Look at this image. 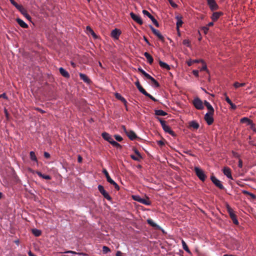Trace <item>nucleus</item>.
Instances as JSON below:
<instances>
[{
  "label": "nucleus",
  "instance_id": "nucleus-1",
  "mask_svg": "<svg viewBox=\"0 0 256 256\" xmlns=\"http://www.w3.org/2000/svg\"><path fill=\"white\" fill-rule=\"evenodd\" d=\"M158 120L160 121L162 128L166 132H168L171 134L172 136L175 135L174 132L171 130L170 128L166 124V122L160 118H158Z\"/></svg>",
  "mask_w": 256,
  "mask_h": 256
},
{
  "label": "nucleus",
  "instance_id": "nucleus-2",
  "mask_svg": "<svg viewBox=\"0 0 256 256\" xmlns=\"http://www.w3.org/2000/svg\"><path fill=\"white\" fill-rule=\"evenodd\" d=\"M194 171L198 177L202 181H204L206 178V176L202 170L198 168H194Z\"/></svg>",
  "mask_w": 256,
  "mask_h": 256
},
{
  "label": "nucleus",
  "instance_id": "nucleus-3",
  "mask_svg": "<svg viewBox=\"0 0 256 256\" xmlns=\"http://www.w3.org/2000/svg\"><path fill=\"white\" fill-rule=\"evenodd\" d=\"M214 112H207L204 116V120L208 125L212 124L214 122L213 115Z\"/></svg>",
  "mask_w": 256,
  "mask_h": 256
},
{
  "label": "nucleus",
  "instance_id": "nucleus-4",
  "mask_svg": "<svg viewBox=\"0 0 256 256\" xmlns=\"http://www.w3.org/2000/svg\"><path fill=\"white\" fill-rule=\"evenodd\" d=\"M98 190L102 194V196L108 200L110 201L112 200V198L108 194L105 190L103 186L101 185H99L98 186Z\"/></svg>",
  "mask_w": 256,
  "mask_h": 256
},
{
  "label": "nucleus",
  "instance_id": "nucleus-5",
  "mask_svg": "<svg viewBox=\"0 0 256 256\" xmlns=\"http://www.w3.org/2000/svg\"><path fill=\"white\" fill-rule=\"evenodd\" d=\"M193 104L196 109L202 110L204 108L202 102L198 98H196L194 99Z\"/></svg>",
  "mask_w": 256,
  "mask_h": 256
},
{
  "label": "nucleus",
  "instance_id": "nucleus-6",
  "mask_svg": "<svg viewBox=\"0 0 256 256\" xmlns=\"http://www.w3.org/2000/svg\"><path fill=\"white\" fill-rule=\"evenodd\" d=\"M210 179L212 182L218 188L222 190L224 188V187L221 183V182L217 179L215 176H212Z\"/></svg>",
  "mask_w": 256,
  "mask_h": 256
},
{
  "label": "nucleus",
  "instance_id": "nucleus-7",
  "mask_svg": "<svg viewBox=\"0 0 256 256\" xmlns=\"http://www.w3.org/2000/svg\"><path fill=\"white\" fill-rule=\"evenodd\" d=\"M121 33L122 32L120 30L115 28L112 31L110 36L114 39L118 40Z\"/></svg>",
  "mask_w": 256,
  "mask_h": 256
},
{
  "label": "nucleus",
  "instance_id": "nucleus-8",
  "mask_svg": "<svg viewBox=\"0 0 256 256\" xmlns=\"http://www.w3.org/2000/svg\"><path fill=\"white\" fill-rule=\"evenodd\" d=\"M208 4L212 10L218 9V6L215 0H207Z\"/></svg>",
  "mask_w": 256,
  "mask_h": 256
},
{
  "label": "nucleus",
  "instance_id": "nucleus-9",
  "mask_svg": "<svg viewBox=\"0 0 256 256\" xmlns=\"http://www.w3.org/2000/svg\"><path fill=\"white\" fill-rule=\"evenodd\" d=\"M130 15L132 19L138 24H143V22L140 16L136 14L133 12H131Z\"/></svg>",
  "mask_w": 256,
  "mask_h": 256
},
{
  "label": "nucleus",
  "instance_id": "nucleus-10",
  "mask_svg": "<svg viewBox=\"0 0 256 256\" xmlns=\"http://www.w3.org/2000/svg\"><path fill=\"white\" fill-rule=\"evenodd\" d=\"M224 174L228 178L232 180L230 169L228 167H224L222 169Z\"/></svg>",
  "mask_w": 256,
  "mask_h": 256
},
{
  "label": "nucleus",
  "instance_id": "nucleus-11",
  "mask_svg": "<svg viewBox=\"0 0 256 256\" xmlns=\"http://www.w3.org/2000/svg\"><path fill=\"white\" fill-rule=\"evenodd\" d=\"M150 28L153 33L156 36L161 40L164 41V38L160 32L154 28L152 26H150Z\"/></svg>",
  "mask_w": 256,
  "mask_h": 256
},
{
  "label": "nucleus",
  "instance_id": "nucleus-12",
  "mask_svg": "<svg viewBox=\"0 0 256 256\" xmlns=\"http://www.w3.org/2000/svg\"><path fill=\"white\" fill-rule=\"evenodd\" d=\"M18 10H19L24 15V16L28 20H31L30 16L27 13L26 10L23 8L22 6H20V8H19Z\"/></svg>",
  "mask_w": 256,
  "mask_h": 256
},
{
  "label": "nucleus",
  "instance_id": "nucleus-13",
  "mask_svg": "<svg viewBox=\"0 0 256 256\" xmlns=\"http://www.w3.org/2000/svg\"><path fill=\"white\" fill-rule=\"evenodd\" d=\"M102 136L105 140L108 141L110 144L114 140L112 138L108 133L103 132Z\"/></svg>",
  "mask_w": 256,
  "mask_h": 256
},
{
  "label": "nucleus",
  "instance_id": "nucleus-14",
  "mask_svg": "<svg viewBox=\"0 0 256 256\" xmlns=\"http://www.w3.org/2000/svg\"><path fill=\"white\" fill-rule=\"evenodd\" d=\"M176 28L178 31L179 30L180 28L182 26L183 22L182 21V18L180 16H176Z\"/></svg>",
  "mask_w": 256,
  "mask_h": 256
},
{
  "label": "nucleus",
  "instance_id": "nucleus-15",
  "mask_svg": "<svg viewBox=\"0 0 256 256\" xmlns=\"http://www.w3.org/2000/svg\"><path fill=\"white\" fill-rule=\"evenodd\" d=\"M127 136L131 140H134L136 138V135L132 130H129L126 133Z\"/></svg>",
  "mask_w": 256,
  "mask_h": 256
},
{
  "label": "nucleus",
  "instance_id": "nucleus-16",
  "mask_svg": "<svg viewBox=\"0 0 256 256\" xmlns=\"http://www.w3.org/2000/svg\"><path fill=\"white\" fill-rule=\"evenodd\" d=\"M80 78L84 82H86V84H90V78H88V76L86 74H82V73H80Z\"/></svg>",
  "mask_w": 256,
  "mask_h": 256
},
{
  "label": "nucleus",
  "instance_id": "nucleus-17",
  "mask_svg": "<svg viewBox=\"0 0 256 256\" xmlns=\"http://www.w3.org/2000/svg\"><path fill=\"white\" fill-rule=\"evenodd\" d=\"M138 70L144 76H146L148 79L150 80H154V78L151 76L149 74L146 73L144 70L142 68H138Z\"/></svg>",
  "mask_w": 256,
  "mask_h": 256
},
{
  "label": "nucleus",
  "instance_id": "nucleus-18",
  "mask_svg": "<svg viewBox=\"0 0 256 256\" xmlns=\"http://www.w3.org/2000/svg\"><path fill=\"white\" fill-rule=\"evenodd\" d=\"M222 12H214L213 13L211 18L214 21H216L222 15Z\"/></svg>",
  "mask_w": 256,
  "mask_h": 256
},
{
  "label": "nucleus",
  "instance_id": "nucleus-19",
  "mask_svg": "<svg viewBox=\"0 0 256 256\" xmlns=\"http://www.w3.org/2000/svg\"><path fill=\"white\" fill-rule=\"evenodd\" d=\"M59 70H60V72L63 76H64L66 78H70V74H69L68 72L66 70H65L64 68H60Z\"/></svg>",
  "mask_w": 256,
  "mask_h": 256
},
{
  "label": "nucleus",
  "instance_id": "nucleus-20",
  "mask_svg": "<svg viewBox=\"0 0 256 256\" xmlns=\"http://www.w3.org/2000/svg\"><path fill=\"white\" fill-rule=\"evenodd\" d=\"M159 64L160 67L163 69H166V70H170V66L164 62L159 60Z\"/></svg>",
  "mask_w": 256,
  "mask_h": 256
},
{
  "label": "nucleus",
  "instance_id": "nucleus-21",
  "mask_svg": "<svg viewBox=\"0 0 256 256\" xmlns=\"http://www.w3.org/2000/svg\"><path fill=\"white\" fill-rule=\"evenodd\" d=\"M86 31L88 34H91L92 35V36L94 37V38L96 39L97 38V36H96V34L94 33V30L92 29V28L90 26H87L86 27Z\"/></svg>",
  "mask_w": 256,
  "mask_h": 256
},
{
  "label": "nucleus",
  "instance_id": "nucleus-22",
  "mask_svg": "<svg viewBox=\"0 0 256 256\" xmlns=\"http://www.w3.org/2000/svg\"><path fill=\"white\" fill-rule=\"evenodd\" d=\"M115 96L116 98L122 101L126 106L127 102L126 100L123 96H122L120 94L116 93Z\"/></svg>",
  "mask_w": 256,
  "mask_h": 256
},
{
  "label": "nucleus",
  "instance_id": "nucleus-23",
  "mask_svg": "<svg viewBox=\"0 0 256 256\" xmlns=\"http://www.w3.org/2000/svg\"><path fill=\"white\" fill-rule=\"evenodd\" d=\"M204 104L208 110V112H214V109L213 107L208 102L205 100Z\"/></svg>",
  "mask_w": 256,
  "mask_h": 256
},
{
  "label": "nucleus",
  "instance_id": "nucleus-24",
  "mask_svg": "<svg viewBox=\"0 0 256 256\" xmlns=\"http://www.w3.org/2000/svg\"><path fill=\"white\" fill-rule=\"evenodd\" d=\"M16 22L18 24L23 28H28V25L22 20L20 18H17Z\"/></svg>",
  "mask_w": 256,
  "mask_h": 256
},
{
  "label": "nucleus",
  "instance_id": "nucleus-25",
  "mask_svg": "<svg viewBox=\"0 0 256 256\" xmlns=\"http://www.w3.org/2000/svg\"><path fill=\"white\" fill-rule=\"evenodd\" d=\"M226 209L227 210L230 214V218L234 217L236 216V214H234V210L232 209L230 207V206L228 204H226Z\"/></svg>",
  "mask_w": 256,
  "mask_h": 256
},
{
  "label": "nucleus",
  "instance_id": "nucleus-26",
  "mask_svg": "<svg viewBox=\"0 0 256 256\" xmlns=\"http://www.w3.org/2000/svg\"><path fill=\"white\" fill-rule=\"evenodd\" d=\"M144 56L146 58L148 62L150 64H152L153 62V58L147 52H145L144 53Z\"/></svg>",
  "mask_w": 256,
  "mask_h": 256
},
{
  "label": "nucleus",
  "instance_id": "nucleus-27",
  "mask_svg": "<svg viewBox=\"0 0 256 256\" xmlns=\"http://www.w3.org/2000/svg\"><path fill=\"white\" fill-rule=\"evenodd\" d=\"M190 126L194 129L197 130L199 128V124L195 120L190 122Z\"/></svg>",
  "mask_w": 256,
  "mask_h": 256
},
{
  "label": "nucleus",
  "instance_id": "nucleus-28",
  "mask_svg": "<svg viewBox=\"0 0 256 256\" xmlns=\"http://www.w3.org/2000/svg\"><path fill=\"white\" fill-rule=\"evenodd\" d=\"M140 203L144 204L146 206H148L150 204V202L148 200V198L146 197L145 198H142Z\"/></svg>",
  "mask_w": 256,
  "mask_h": 256
},
{
  "label": "nucleus",
  "instance_id": "nucleus-29",
  "mask_svg": "<svg viewBox=\"0 0 256 256\" xmlns=\"http://www.w3.org/2000/svg\"><path fill=\"white\" fill-rule=\"evenodd\" d=\"M202 60V59L196 60H187L186 62L188 66H191L194 63L200 62Z\"/></svg>",
  "mask_w": 256,
  "mask_h": 256
},
{
  "label": "nucleus",
  "instance_id": "nucleus-30",
  "mask_svg": "<svg viewBox=\"0 0 256 256\" xmlns=\"http://www.w3.org/2000/svg\"><path fill=\"white\" fill-rule=\"evenodd\" d=\"M147 222L152 227L156 228H160L159 226L157 225L152 219H148Z\"/></svg>",
  "mask_w": 256,
  "mask_h": 256
},
{
  "label": "nucleus",
  "instance_id": "nucleus-31",
  "mask_svg": "<svg viewBox=\"0 0 256 256\" xmlns=\"http://www.w3.org/2000/svg\"><path fill=\"white\" fill-rule=\"evenodd\" d=\"M240 122L242 123H246L247 125L249 126L250 124H252V121L248 118L244 117L240 120Z\"/></svg>",
  "mask_w": 256,
  "mask_h": 256
},
{
  "label": "nucleus",
  "instance_id": "nucleus-32",
  "mask_svg": "<svg viewBox=\"0 0 256 256\" xmlns=\"http://www.w3.org/2000/svg\"><path fill=\"white\" fill-rule=\"evenodd\" d=\"M155 114L157 116H165L167 114L166 112L161 110H155Z\"/></svg>",
  "mask_w": 256,
  "mask_h": 256
},
{
  "label": "nucleus",
  "instance_id": "nucleus-33",
  "mask_svg": "<svg viewBox=\"0 0 256 256\" xmlns=\"http://www.w3.org/2000/svg\"><path fill=\"white\" fill-rule=\"evenodd\" d=\"M200 62L202 64V66L200 68V70H205L208 72V70L207 68V66L205 62L202 60Z\"/></svg>",
  "mask_w": 256,
  "mask_h": 256
},
{
  "label": "nucleus",
  "instance_id": "nucleus-34",
  "mask_svg": "<svg viewBox=\"0 0 256 256\" xmlns=\"http://www.w3.org/2000/svg\"><path fill=\"white\" fill-rule=\"evenodd\" d=\"M182 246L184 250L190 254V251L189 250L184 240H182Z\"/></svg>",
  "mask_w": 256,
  "mask_h": 256
},
{
  "label": "nucleus",
  "instance_id": "nucleus-35",
  "mask_svg": "<svg viewBox=\"0 0 256 256\" xmlns=\"http://www.w3.org/2000/svg\"><path fill=\"white\" fill-rule=\"evenodd\" d=\"M30 159L36 162H38L37 158L36 157L35 153L34 152H32V151L30 152Z\"/></svg>",
  "mask_w": 256,
  "mask_h": 256
},
{
  "label": "nucleus",
  "instance_id": "nucleus-36",
  "mask_svg": "<svg viewBox=\"0 0 256 256\" xmlns=\"http://www.w3.org/2000/svg\"><path fill=\"white\" fill-rule=\"evenodd\" d=\"M32 234L36 236H40L42 234L41 231L38 229H33L32 230Z\"/></svg>",
  "mask_w": 256,
  "mask_h": 256
},
{
  "label": "nucleus",
  "instance_id": "nucleus-37",
  "mask_svg": "<svg viewBox=\"0 0 256 256\" xmlns=\"http://www.w3.org/2000/svg\"><path fill=\"white\" fill-rule=\"evenodd\" d=\"M246 85V84L244 83V82H242V83H240V82H235L234 84V87L236 88H238L240 86H244Z\"/></svg>",
  "mask_w": 256,
  "mask_h": 256
},
{
  "label": "nucleus",
  "instance_id": "nucleus-38",
  "mask_svg": "<svg viewBox=\"0 0 256 256\" xmlns=\"http://www.w3.org/2000/svg\"><path fill=\"white\" fill-rule=\"evenodd\" d=\"M111 250H110V248H108V246H103L102 247V252L104 254H107L108 252H110Z\"/></svg>",
  "mask_w": 256,
  "mask_h": 256
},
{
  "label": "nucleus",
  "instance_id": "nucleus-39",
  "mask_svg": "<svg viewBox=\"0 0 256 256\" xmlns=\"http://www.w3.org/2000/svg\"><path fill=\"white\" fill-rule=\"evenodd\" d=\"M132 198L134 200L137 201L139 202H140L142 198H140L138 195H133L132 196Z\"/></svg>",
  "mask_w": 256,
  "mask_h": 256
},
{
  "label": "nucleus",
  "instance_id": "nucleus-40",
  "mask_svg": "<svg viewBox=\"0 0 256 256\" xmlns=\"http://www.w3.org/2000/svg\"><path fill=\"white\" fill-rule=\"evenodd\" d=\"M111 143V144L115 148H121V146L118 144V143L117 142H115L114 140Z\"/></svg>",
  "mask_w": 256,
  "mask_h": 256
},
{
  "label": "nucleus",
  "instance_id": "nucleus-41",
  "mask_svg": "<svg viewBox=\"0 0 256 256\" xmlns=\"http://www.w3.org/2000/svg\"><path fill=\"white\" fill-rule=\"evenodd\" d=\"M11 4L14 5L18 10L20 8L21 5L18 4L14 0H10Z\"/></svg>",
  "mask_w": 256,
  "mask_h": 256
},
{
  "label": "nucleus",
  "instance_id": "nucleus-42",
  "mask_svg": "<svg viewBox=\"0 0 256 256\" xmlns=\"http://www.w3.org/2000/svg\"><path fill=\"white\" fill-rule=\"evenodd\" d=\"M138 90L144 95H146L147 92L141 86L138 88Z\"/></svg>",
  "mask_w": 256,
  "mask_h": 256
},
{
  "label": "nucleus",
  "instance_id": "nucleus-43",
  "mask_svg": "<svg viewBox=\"0 0 256 256\" xmlns=\"http://www.w3.org/2000/svg\"><path fill=\"white\" fill-rule=\"evenodd\" d=\"M138 90L144 95H146L147 92L141 86L138 88Z\"/></svg>",
  "mask_w": 256,
  "mask_h": 256
},
{
  "label": "nucleus",
  "instance_id": "nucleus-44",
  "mask_svg": "<svg viewBox=\"0 0 256 256\" xmlns=\"http://www.w3.org/2000/svg\"><path fill=\"white\" fill-rule=\"evenodd\" d=\"M130 157L132 160H136V161H140V159L142 158L138 157V156H135L134 155H131Z\"/></svg>",
  "mask_w": 256,
  "mask_h": 256
},
{
  "label": "nucleus",
  "instance_id": "nucleus-45",
  "mask_svg": "<svg viewBox=\"0 0 256 256\" xmlns=\"http://www.w3.org/2000/svg\"><path fill=\"white\" fill-rule=\"evenodd\" d=\"M183 44L188 47L190 46V42L188 40H183Z\"/></svg>",
  "mask_w": 256,
  "mask_h": 256
},
{
  "label": "nucleus",
  "instance_id": "nucleus-46",
  "mask_svg": "<svg viewBox=\"0 0 256 256\" xmlns=\"http://www.w3.org/2000/svg\"><path fill=\"white\" fill-rule=\"evenodd\" d=\"M202 30L205 34H206L208 31V26H203L202 28Z\"/></svg>",
  "mask_w": 256,
  "mask_h": 256
},
{
  "label": "nucleus",
  "instance_id": "nucleus-47",
  "mask_svg": "<svg viewBox=\"0 0 256 256\" xmlns=\"http://www.w3.org/2000/svg\"><path fill=\"white\" fill-rule=\"evenodd\" d=\"M114 136L116 140L118 142H121L122 140V137L119 135H114Z\"/></svg>",
  "mask_w": 256,
  "mask_h": 256
},
{
  "label": "nucleus",
  "instance_id": "nucleus-48",
  "mask_svg": "<svg viewBox=\"0 0 256 256\" xmlns=\"http://www.w3.org/2000/svg\"><path fill=\"white\" fill-rule=\"evenodd\" d=\"M232 220L233 221V222L235 224H236L238 225V222L236 218V216H234V217H232L231 218Z\"/></svg>",
  "mask_w": 256,
  "mask_h": 256
},
{
  "label": "nucleus",
  "instance_id": "nucleus-49",
  "mask_svg": "<svg viewBox=\"0 0 256 256\" xmlns=\"http://www.w3.org/2000/svg\"><path fill=\"white\" fill-rule=\"evenodd\" d=\"M168 2L172 7L173 8H177L178 6L176 4H175L172 0H168Z\"/></svg>",
  "mask_w": 256,
  "mask_h": 256
},
{
  "label": "nucleus",
  "instance_id": "nucleus-50",
  "mask_svg": "<svg viewBox=\"0 0 256 256\" xmlns=\"http://www.w3.org/2000/svg\"><path fill=\"white\" fill-rule=\"evenodd\" d=\"M142 14L144 15V16H148V18L150 16V14L147 10H142Z\"/></svg>",
  "mask_w": 256,
  "mask_h": 256
},
{
  "label": "nucleus",
  "instance_id": "nucleus-51",
  "mask_svg": "<svg viewBox=\"0 0 256 256\" xmlns=\"http://www.w3.org/2000/svg\"><path fill=\"white\" fill-rule=\"evenodd\" d=\"M192 74H194V75L196 76V77H198L199 76V72H198V70H192Z\"/></svg>",
  "mask_w": 256,
  "mask_h": 256
},
{
  "label": "nucleus",
  "instance_id": "nucleus-52",
  "mask_svg": "<svg viewBox=\"0 0 256 256\" xmlns=\"http://www.w3.org/2000/svg\"><path fill=\"white\" fill-rule=\"evenodd\" d=\"M224 96H225V99H226V102L229 104H230V102H232V101L230 100V98L228 97V96H227L226 94L225 93L224 94Z\"/></svg>",
  "mask_w": 256,
  "mask_h": 256
},
{
  "label": "nucleus",
  "instance_id": "nucleus-53",
  "mask_svg": "<svg viewBox=\"0 0 256 256\" xmlns=\"http://www.w3.org/2000/svg\"><path fill=\"white\" fill-rule=\"evenodd\" d=\"M145 96H148V98H150L154 102L156 101V100L152 96H151L150 94H148V92L146 93V94Z\"/></svg>",
  "mask_w": 256,
  "mask_h": 256
},
{
  "label": "nucleus",
  "instance_id": "nucleus-54",
  "mask_svg": "<svg viewBox=\"0 0 256 256\" xmlns=\"http://www.w3.org/2000/svg\"><path fill=\"white\" fill-rule=\"evenodd\" d=\"M112 184L114 186L116 190H119L120 187L114 181Z\"/></svg>",
  "mask_w": 256,
  "mask_h": 256
},
{
  "label": "nucleus",
  "instance_id": "nucleus-55",
  "mask_svg": "<svg viewBox=\"0 0 256 256\" xmlns=\"http://www.w3.org/2000/svg\"><path fill=\"white\" fill-rule=\"evenodd\" d=\"M249 126H250V128L254 132H256V128L254 126V124L252 123V124H250Z\"/></svg>",
  "mask_w": 256,
  "mask_h": 256
},
{
  "label": "nucleus",
  "instance_id": "nucleus-56",
  "mask_svg": "<svg viewBox=\"0 0 256 256\" xmlns=\"http://www.w3.org/2000/svg\"><path fill=\"white\" fill-rule=\"evenodd\" d=\"M152 22L154 23V24L156 26V27H158L159 26V24L158 23V22H157V20L154 18L153 20H152Z\"/></svg>",
  "mask_w": 256,
  "mask_h": 256
},
{
  "label": "nucleus",
  "instance_id": "nucleus-57",
  "mask_svg": "<svg viewBox=\"0 0 256 256\" xmlns=\"http://www.w3.org/2000/svg\"><path fill=\"white\" fill-rule=\"evenodd\" d=\"M229 104L230 106V108L232 110H236V106L232 102Z\"/></svg>",
  "mask_w": 256,
  "mask_h": 256
},
{
  "label": "nucleus",
  "instance_id": "nucleus-58",
  "mask_svg": "<svg viewBox=\"0 0 256 256\" xmlns=\"http://www.w3.org/2000/svg\"><path fill=\"white\" fill-rule=\"evenodd\" d=\"M106 178L107 181L110 182V184H112L114 180H113L110 177V176H108Z\"/></svg>",
  "mask_w": 256,
  "mask_h": 256
},
{
  "label": "nucleus",
  "instance_id": "nucleus-59",
  "mask_svg": "<svg viewBox=\"0 0 256 256\" xmlns=\"http://www.w3.org/2000/svg\"><path fill=\"white\" fill-rule=\"evenodd\" d=\"M42 178L46 179V180H50V178H51L50 176H49L48 175H44V174L42 175Z\"/></svg>",
  "mask_w": 256,
  "mask_h": 256
},
{
  "label": "nucleus",
  "instance_id": "nucleus-60",
  "mask_svg": "<svg viewBox=\"0 0 256 256\" xmlns=\"http://www.w3.org/2000/svg\"><path fill=\"white\" fill-rule=\"evenodd\" d=\"M152 83L156 86V87L159 86V84L158 82L154 78V80H151Z\"/></svg>",
  "mask_w": 256,
  "mask_h": 256
},
{
  "label": "nucleus",
  "instance_id": "nucleus-61",
  "mask_svg": "<svg viewBox=\"0 0 256 256\" xmlns=\"http://www.w3.org/2000/svg\"><path fill=\"white\" fill-rule=\"evenodd\" d=\"M102 172L104 174V175L106 176V178H107L108 176H110L109 174H108V172H107V170L106 169H104L103 170H102Z\"/></svg>",
  "mask_w": 256,
  "mask_h": 256
},
{
  "label": "nucleus",
  "instance_id": "nucleus-62",
  "mask_svg": "<svg viewBox=\"0 0 256 256\" xmlns=\"http://www.w3.org/2000/svg\"><path fill=\"white\" fill-rule=\"evenodd\" d=\"M134 152L136 153V156H138V157H140V158H142V156H141V155H140V153L138 152V150H136V149H135V150H134Z\"/></svg>",
  "mask_w": 256,
  "mask_h": 256
},
{
  "label": "nucleus",
  "instance_id": "nucleus-63",
  "mask_svg": "<svg viewBox=\"0 0 256 256\" xmlns=\"http://www.w3.org/2000/svg\"><path fill=\"white\" fill-rule=\"evenodd\" d=\"M44 157L46 158H50V154L48 152H44Z\"/></svg>",
  "mask_w": 256,
  "mask_h": 256
},
{
  "label": "nucleus",
  "instance_id": "nucleus-64",
  "mask_svg": "<svg viewBox=\"0 0 256 256\" xmlns=\"http://www.w3.org/2000/svg\"><path fill=\"white\" fill-rule=\"evenodd\" d=\"M116 256H122V253L120 251H117Z\"/></svg>",
  "mask_w": 256,
  "mask_h": 256
}]
</instances>
